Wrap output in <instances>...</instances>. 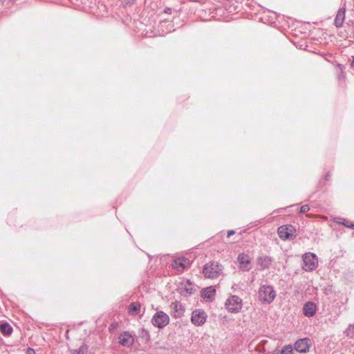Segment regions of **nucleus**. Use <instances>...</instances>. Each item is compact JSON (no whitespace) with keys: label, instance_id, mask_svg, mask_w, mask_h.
Instances as JSON below:
<instances>
[{"label":"nucleus","instance_id":"cd10ccee","mask_svg":"<svg viewBox=\"0 0 354 354\" xmlns=\"http://www.w3.org/2000/svg\"><path fill=\"white\" fill-rule=\"evenodd\" d=\"M235 232L234 230H230L228 231L227 232V236L230 237L232 235L234 234Z\"/></svg>","mask_w":354,"mask_h":354},{"label":"nucleus","instance_id":"9b49d317","mask_svg":"<svg viewBox=\"0 0 354 354\" xmlns=\"http://www.w3.org/2000/svg\"><path fill=\"white\" fill-rule=\"evenodd\" d=\"M317 306L315 303L311 301L306 302L303 307V313L305 316L311 317L316 313Z\"/></svg>","mask_w":354,"mask_h":354},{"label":"nucleus","instance_id":"a211bd4d","mask_svg":"<svg viewBox=\"0 0 354 354\" xmlns=\"http://www.w3.org/2000/svg\"><path fill=\"white\" fill-rule=\"evenodd\" d=\"M238 262L241 264H249L250 263V257L245 253H241L238 257Z\"/></svg>","mask_w":354,"mask_h":354},{"label":"nucleus","instance_id":"a878e982","mask_svg":"<svg viewBox=\"0 0 354 354\" xmlns=\"http://www.w3.org/2000/svg\"><path fill=\"white\" fill-rule=\"evenodd\" d=\"M305 271L310 272L315 270L316 267H302Z\"/></svg>","mask_w":354,"mask_h":354},{"label":"nucleus","instance_id":"7ed1b4c3","mask_svg":"<svg viewBox=\"0 0 354 354\" xmlns=\"http://www.w3.org/2000/svg\"><path fill=\"white\" fill-rule=\"evenodd\" d=\"M198 287L190 280H183L178 286V291L181 296L188 297L197 291Z\"/></svg>","mask_w":354,"mask_h":354},{"label":"nucleus","instance_id":"f03ea898","mask_svg":"<svg viewBox=\"0 0 354 354\" xmlns=\"http://www.w3.org/2000/svg\"><path fill=\"white\" fill-rule=\"evenodd\" d=\"M277 234L283 241H291L296 238L297 231L292 225H283L278 227Z\"/></svg>","mask_w":354,"mask_h":354},{"label":"nucleus","instance_id":"c85d7f7f","mask_svg":"<svg viewBox=\"0 0 354 354\" xmlns=\"http://www.w3.org/2000/svg\"><path fill=\"white\" fill-rule=\"evenodd\" d=\"M242 268H243V271H248L249 270V269L246 266H244V267H242Z\"/></svg>","mask_w":354,"mask_h":354},{"label":"nucleus","instance_id":"20e7f679","mask_svg":"<svg viewBox=\"0 0 354 354\" xmlns=\"http://www.w3.org/2000/svg\"><path fill=\"white\" fill-rule=\"evenodd\" d=\"M225 305L228 312L237 313L242 308V299L236 295H232L227 299Z\"/></svg>","mask_w":354,"mask_h":354},{"label":"nucleus","instance_id":"aec40b11","mask_svg":"<svg viewBox=\"0 0 354 354\" xmlns=\"http://www.w3.org/2000/svg\"><path fill=\"white\" fill-rule=\"evenodd\" d=\"M281 354H293V347L292 345L288 344L285 346L281 351Z\"/></svg>","mask_w":354,"mask_h":354},{"label":"nucleus","instance_id":"7c9ffc66","mask_svg":"<svg viewBox=\"0 0 354 354\" xmlns=\"http://www.w3.org/2000/svg\"><path fill=\"white\" fill-rule=\"evenodd\" d=\"M72 354H74V353H72Z\"/></svg>","mask_w":354,"mask_h":354},{"label":"nucleus","instance_id":"c756f323","mask_svg":"<svg viewBox=\"0 0 354 354\" xmlns=\"http://www.w3.org/2000/svg\"><path fill=\"white\" fill-rule=\"evenodd\" d=\"M351 66H354V57L353 58V60L351 62Z\"/></svg>","mask_w":354,"mask_h":354},{"label":"nucleus","instance_id":"b1692460","mask_svg":"<svg viewBox=\"0 0 354 354\" xmlns=\"http://www.w3.org/2000/svg\"><path fill=\"white\" fill-rule=\"evenodd\" d=\"M310 210V207L308 205H302L300 208V212L301 213H306Z\"/></svg>","mask_w":354,"mask_h":354},{"label":"nucleus","instance_id":"39448f33","mask_svg":"<svg viewBox=\"0 0 354 354\" xmlns=\"http://www.w3.org/2000/svg\"><path fill=\"white\" fill-rule=\"evenodd\" d=\"M169 322V317L167 314L163 311H158L155 313L151 319L152 324L158 328H162Z\"/></svg>","mask_w":354,"mask_h":354},{"label":"nucleus","instance_id":"f257e3e1","mask_svg":"<svg viewBox=\"0 0 354 354\" xmlns=\"http://www.w3.org/2000/svg\"><path fill=\"white\" fill-rule=\"evenodd\" d=\"M276 297V292L272 286L263 285L259 288V298L264 304H270Z\"/></svg>","mask_w":354,"mask_h":354},{"label":"nucleus","instance_id":"bb28decb","mask_svg":"<svg viewBox=\"0 0 354 354\" xmlns=\"http://www.w3.org/2000/svg\"><path fill=\"white\" fill-rule=\"evenodd\" d=\"M35 350L30 348H28L27 350V354H35Z\"/></svg>","mask_w":354,"mask_h":354},{"label":"nucleus","instance_id":"423d86ee","mask_svg":"<svg viewBox=\"0 0 354 354\" xmlns=\"http://www.w3.org/2000/svg\"><path fill=\"white\" fill-rule=\"evenodd\" d=\"M169 308L171 315L176 319L182 317L185 310L184 306L178 301L171 302Z\"/></svg>","mask_w":354,"mask_h":354},{"label":"nucleus","instance_id":"4468645a","mask_svg":"<svg viewBox=\"0 0 354 354\" xmlns=\"http://www.w3.org/2000/svg\"><path fill=\"white\" fill-rule=\"evenodd\" d=\"M345 18V10L339 9L337 11L336 17L335 19V24L336 27H341L343 24Z\"/></svg>","mask_w":354,"mask_h":354},{"label":"nucleus","instance_id":"6e6552de","mask_svg":"<svg viewBox=\"0 0 354 354\" xmlns=\"http://www.w3.org/2000/svg\"><path fill=\"white\" fill-rule=\"evenodd\" d=\"M310 340L309 338L298 339L294 344V349L299 353H306L309 351Z\"/></svg>","mask_w":354,"mask_h":354},{"label":"nucleus","instance_id":"4be33fe9","mask_svg":"<svg viewBox=\"0 0 354 354\" xmlns=\"http://www.w3.org/2000/svg\"><path fill=\"white\" fill-rule=\"evenodd\" d=\"M338 223H342L347 227L354 229V223L346 220H343V221H339Z\"/></svg>","mask_w":354,"mask_h":354},{"label":"nucleus","instance_id":"6ab92c4d","mask_svg":"<svg viewBox=\"0 0 354 354\" xmlns=\"http://www.w3.org/2000/svg\"><path fill=\"white\" fill-rule=\"evenodd\" d=\"M88 351V348L85 345L81 346L78 349L73 350L72 353L74 354H86Z\"/></svg>","mask_w":354,"mask_h":354},{"label":"nucleus","instance_id":"412c9836","mask_svg":"<svg viewBox=\"0 0 354 354\" xmlns=\"http://www.w3.org/2000/svg\"><path fill=\"white\" fill-rule=\"evenodd\" d=\"M346 335L351 338H354V324L348 326L346 330Z\"/></svg>","mask_w":354,"mask_h":354},{"label":"nucleus","instance_id":"1a4fd4ad","mask_svg":"<svg viewBox=\"0 0 354 354\" xmlns=\"http://www.w3.org/2000/svg\"><path fill=\"white\" fill-rule=\"evenodd\" d=\"M118 339L120 344L127 348L131 347L134 343V337L128 331L121 333Z\"/></svg>","mask_w":354,"mask_h":354},{"label":"nucleus","instance_id":"f8f14e48","mask_svg":"<svg viewBox=\"0 0 354 354\" xmlns=\"http://www.w3.org/2000/svg\"><path fill=\"white\" fill-rule=\"evenodd\" d=\"M303 261L305 266H317L318 264L317 257L312 252H308L303 255Z\"/></svg>","mask_w":354,"mask_h":354},{"label":"nucleus","instance_id":"f3484780","mask_svg":"<svg viewBox=\"0 0 354 354\" xmlns=\"http://www.w3.org/2000/svg\"><path fill=\"white\" fill-rule=\"evenodd\" d=\"M0 331L5 335H9L12 333V327L7 322L0 325Z\"/></svg>","mask_w":354,"mask_h":354},{"label":"nucleus","instance_id":"9d476101","mask_svg":"<svg viewBox=\"0 0 354 354\" xmlns=\"http://www.w3.org/2000/svg\"><path fill=\"white\" fill-rule=\"evenodd\" d=\"M222 272L220 267H203V273L206 278L216 279Z\"/></svg>","mask_w":354,"mask_h":354},{"label":"nucleus","instance_id":"dca6fc26","mask_svg":"<svg viewBox=\"0 0 354 354\" xmlns=\"http://www.w3.org/2000/svg\"><path fill=\"white\" fill-rule=\"evenodd\" d=\"M140 310V304L139 302H133L129 306V312L132 315L139 313Z\"/></svg>","mask_w":354,"mask_h":354},{"label":"nucleus","instance_id":"393cba45","mask_svg":"<svg viewBox=\"0 0 354 354\" xmlns=\"http://www.w3.org/2000/svg\"><path fill=\"white\" fill-rule=\"evenodd\" d=\"M142 336H146L147 338H149V334L148 330H147L146 329H144V328H142Z\"/></svg>","mask_w":354,"mask_h":354},{"label":"nucleus","instance_id":"5701e85b","mask_svg":"<svg viewBox=\"0 0 354 354\" xmlns=\"http://www.w3.org/2000/svg\"><path fill=\"white\" fill-rule=\"evenodd\" d=\"M136 0H124L123 1V5L124 6H129L133 5Z\"/></svg>","mask_w":354,"mask_h":354},{"label":"nucleus","instance_id":"2eb2a0df","mask_svg":"<svg viewBox=\"0 0 354 354\" xmlns=\"http://www.w3.org/2000/svg\"><path fill=\"white\" fill-rule=\"evenodd\" d=\"M174 266H188L192 263V261L186 257H179L174 260Z\"/></svg>","mask_w":354,"mask_h":354},{"label":"nucleus","instance_id":"0eeeda50","mask_svg":"<svg viewBox=\"0 0 354 354\" xmlns=\"http://www.w3.org/2000/svg\"><path fill=\"white\" fill-rule=\"evenodd\" d=\"M207 319V315L204 310L196 309L192 312V322L196 326L203 325Z\"/></svg>","mask_w":354,"mask_h":354},{"label":"nucleus","instance_id":"ddd939ff","mask_svg":"<svg viewBox=\"0 0 354 354\" xmlns=\"http://www.w3.org/2000/svg\"><path fill=\"white\" fill-rule=\"evenodd\" d=\"M216 290L212 286L203 288L201 291V297L209 301H212L214 298Z\"/></svg>","mask_w":354,"mask_h":354}]
</instances>
